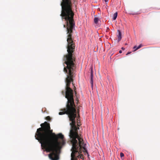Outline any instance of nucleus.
<instances>
[{
  "instance_id": "nucleus-13",
  "label": "nucleus",
  "mask_w": 160,
  "mask_h": 160,
  "mask_svg": "<svg viewBox=\"0 0 160 160\" xmlns=\"http://www.w3.org/2000/svg\"><path fill=\"white\" fill-rule=\"evenodd\" d=\"M137 46H134L133 47V49H136L137 48Z\"/></svg>"
},
{
  "instance_id": "nucleus-3",
  "label": "nucleus",
  "mask_w": 160,
  "mask_h": 160,
  "mask_svg": "<svg viewBox=\"0 0 160 160\" xmlns=\"http://www.w3.org/2000/svg\"><path fill=\"white\" fill-rule=\"evenodd\" d=\"M82 152H78V154L76 153V152H72L71 154V160H78V159L79 158Z\"/></svg>"
},
{
  "instance_id": "nucleus-10",
  "label": "nucleus",
  "mask_w": 160,
  "mask_h": 160,
  "mask_svg": "<svg viewBox=\"0 0 160 160\" xmlns=\"http://www.w3.org/2000/svg\"><path fill=\"white\" fill-rule=\"evenodd\" d=\"M46 119L47 120L50 121L51 119V118L49 116H48L46 118Z\"/></svg>"
},
{
  "instance_id": "nucleus-7",
  "label": "nucleus",
  "mask_w": 160,
  "mask_h": 160,
  "mask_svg": "<svg viewBox=\"0 0 160 160\" xmlns=\"http://www.w3.org/2000/svg\"><path fill=\"white\" fill-rule=\"evenodd\" d=\"M99 20V19L98 18L95 17L94 18V22L95 24H97L98 21Z\"/></svg>"
},
{
  "instance_id": "nucleus-14",
  "label": "nucleus",
  "mask_w": 160,
  "mask_h": 160,
  "mask_svg": "<svg viewBox=\"0 0 160 160\" xmlns=\"http://www.w3.org/2000/svg\"><path fill=\"white\" fill-rule=\"evenodd\" d=\"M122 50H125V48H124L123 47H122Z\"/></svg>"
},
{
  "instance_id": "nucleus-11",
  "label": "nucleus",
  "mask_w": 160,
  "mask_h": 160,
  "mask_svg": "<svg viewBox=\"0 0 160 160\" xmlns=\"http://www.w3.org/2000/svg\"><path fill=\"white\" fill-rule=\"evenodd\" d=\"M120 155L121 158L123 157L124 156V154L122 152H121L120 153Z\"/></svg>"
},
{
  "instance_id": "nucleus-17",
  "label": "nucleus",
  "mask_w": 160,
  "mask_h": 160,
  "mask_svg": "<svg viewBox=\"0 0 160 160\" xmlns=\"http://www.w3.org/2000/svg\"><path fill=\"white\" fill-rule=\"evenodd\" d=\"M77 125L78 126H80V125L79 124H78V123H77Z\"/></svg>"
},
{
  "instance_id": "nucleus-16",
  "label": "nucleus",
  "mask_w": 160,
  "mask_h": 160,
  "mask_svg": "<svg viewBox=\"0 0 160 160\" xmlns=\"http://www.w3.org/2000/svg\"><path fill=\"white\" fill-rule=\"evenodd\" d=\"M104 1L105 2H108V0H104Z\"/></svg>"
},
{
  "instance_id": "nucleus-6",
  "label": "nucleus",
  "mask_w": 160,
  "mask_h": 160,
  "mask_svg": "<svg viewBox=\"0 0 160 160\" xmlns=\"http://www.w3.org/2000/svg\"><path fill=\"white\" fill-rule=\"evenodd\" d=\"M117 16H118L117 12H116L113 15V20H115L116 19Z\"/></svg>"
},
{
  "instance_id": "nucleus-8",
  "label": "nucleus",
  "mask_w": 160,
  "mask_h": 160,
  "mask_svg": "<svg viewBox=\"0 0 160 160\" xmlns=\"http://www.w3.org/2000/svg\"><path fill=\"white\" fill-rule=\"evenodd\" d=\"M79 110H78V116L77 117V123H78V121H79V120H80V119L79 118L80 117V116L79 114Z\"/></svg>"
},
{
  "instance_id": "nucleus-4",
  "label": "nucleus",
  "mask_w": 160,
  "mask_h": 160,
  "mask_svg": "<svg viewBox=\"0 0 160 160\" xmlns=\"http://www.w3.org/2000/svg\"><path fill=\"white\" fill-rule=\"evenodd\" d=\"M90 72H91V78L90 80V83L91 84L92 86L93 84V72H92V68L91 67L90 68Z\"/></svg>"
},
{
  "instance_id": "nucleus-5",
  "label": "nucleus",
  "mask_w": 160,
  "mask_h": 160,
  "mask_svg": "<svg viewBox=\"0 0 160 160\" xmlns=\"http://www.w3.org/2000/svg\"><path fill=\"white\" fill-rule=\"evenodd\" d=\"M118 34L117 35V36L118 37V42H119L121 40L122 38V34L120 30H118Z\"/></svg>"
},
{
  "instance_id": "nucleus-1",
  "label": "nucleus",
  "mask_w": 160,
  "mask_h": 160,
  "mask_svg": "<svg viewBox=\"0 0 160 160\" xmlns=\"http://www.w3.org/2000/svg\"><path fill=\"white\" fill-rule=\"evenodd\" d=\"M75 66H66L63 69L64 72L67 74L66 78V86L65 92L62 91V94L65 96L67 100L66 108L61 110V112L59 113L60 115L67 114L68 115L69 120L72 122L70 123L72 129L70 131L69 136L71 138L72 147L71 149L72 152H82L83 149L88 153L85 148L86 144H84L83 139L79 135L78 132L79 128L76 126L75 118L77 116L76 110L74 102L73 91L70 87V84L73 82V78L74 77L73 71Z\"/></svg>"
},
{
  "instance_id": "nucleus-15",
  "label": "nucleus",
  "mask_w": 160,
  "mask_h": 160,
  "mask_svg": "<svg viewBox=\"0 0 160 160\" xmlns=\"http://www.w3.org/2000/svg\"><path fill=\"white\" fill-rule=\"evenodd\" d=\"M122 52V51L121 50H120V51H119V53H121Z\"/></svg>"
},
{
  "instance_id": "nucleus-18",
  "label": "nucleus",
  "mask_w": 160,
  "mask_h": 160,
  "mask_svg": "<svg viewBox=\"0 0 160 160\" xmlns=\"http://www.w3.org/2000/svg\"><path fill=\"white\" fill-rule=\"evenodd\" d=\"M75 93L76 94V91H75Z\"/></svg>"
},
{
  "instance_id": "nucleus-9",
  "label": "nucleus",
  "mask_w": 160,
  "mask_h": 160,
  "mask_svg": "<svg viewBox=\"0 0 160 160\" xmlns=\"http://www.w3.org/2000/svg\"><path fill=\"white\" fill-rule=\"evenodd\" d=\"M142 47V44H140L135 50H134V51H136V50H138V49Z\"/></svg>"
},
{
  "instance_id": "nucleus-2",
  "label": "nucleus",
  "mask_w": 160,
  "mask_h": 160,
  "mask_svg": "<svg viewBox=\"0 0 160 160\" xmlns=\"http://www.w3.org/2000/svg\"><path fill=\"white\" fill-rule=\"evenodd\" d=\"M41 127L38 128L35 137L48 152H51L48 156L51 160H58V151L61 144L65 143L64 136L61 133L56 134L51 130L49 123L47 122L41 124Z\"/></svg>"
},
{
  "instance_id": "nucleus-12",
  "label": "nucleus",
  "mask_w": 160,
  "mask_h": 160,
  "mask_svg": "<svg viewBox=\"0 0 160 160\" xmlns=\"http://www.w3.org/2000/svg\"><path fill=\"white\" fill-rule=\"evenodd\" d=\"M131 52H128V53H127V54H126V55H128V54H129L131 53Z\"/></svg>"
}]
</instances>
